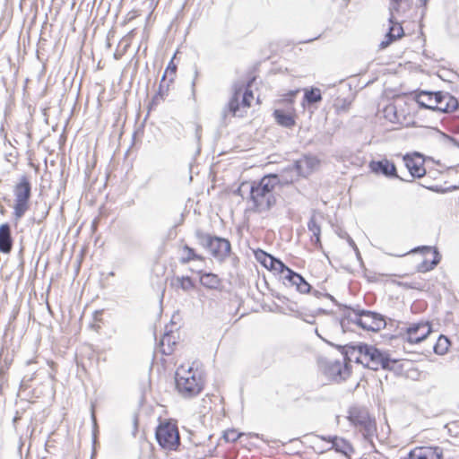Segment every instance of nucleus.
I'll list each match as a JSON object with an SVG mask.
<instances>
[{
  "instance_id": "obj_1",
  "label": "nucleus",
  "mask_w": 459,
  "mask_h": 459,
  "mask_svg": "<svg viewBox=\"0 0 459 459\" xmlns=\"http://www.w3.org/2000/svg\"><path fill=\"white\" fill-rule=\"evenodd\" d=\"M293 182L291 178H280L276 174L264 176L259 181H254L250 187V210L256 213L269 212L277 202L275 187L282 186Z\"/></svg>"
},
{
  "instance_id": "obj_2",
  "label": "nucleus",
  "mask_w": 459,
  "mask_h": 459,
  "mask_svg": "<svg viewBox=\"0 0 459 459\" xmlns=\"http://www.w3.org/2000/svg\"><path fill=\"white\" fill-rule=\"evenodd\" d=\"M32 186L28 175H22L13 187V217L18 221L30 209Z\"/></svg>"
},
{
  "instance_id": "obj_3",
  "label": "nucleus",
  "mask_w": 459,
  "mask_h": 459,
  "mask_svg": "<svg viewBox=\"0 0 459 459\" xmlns=\"http://www.w3.org/2000/svg\"><path fill=\"white\" fill-rule=\"evenodd\" d=\"M198 244L205 248L212 257L219 262H224L231 253V244L229 239L205 233L200 229L195 231Z\"/></svg>"
},
{
  "instance_id": "obj_4",
  "label": "nucleus",
  "mask_w": 459,
  "mask_h": 459,
  "mask_svg": "<svg viewBox=\"0 0 459 459\" xmlns=\"http://www.w3.org/2000/svg\"><path fill=\"white\" fill-rule=\"evenodd\" d=\"M349 421L359 429L363 437L372 443L377 432L376 420L370 416L368 410L360 405L351 406L348 411Z\"/></svg>"
},
{
  "instance_id": "obj_5",
  "label": "nucleus",
  "mask_w": 459,
  "mask_h": 459,
  "mask_svg": "<svg viewBox=\"0 0 459 459\" xmlns=\"http://www.w3.org/2000/svg\"><path fill=\"white\" fill-rule=\"evenodd\" d=\"M354 315H347L340 322L343 331H345L346 323H353L364 330L377 332L385 326V321L383 316L376 312L364 309H353Z\"/></svg>"
},
{
  "instance_id": "obj_6",
  "label": "nucleus",
  "mask_w": 459,
  "mask_h": 459,
  "mask_svg": "<svg viewBox=\"0 0 459 459\" xmlns=\"http://www.w3.org/2000/svg\"><path fill=\"white\" fill-rule=\"evenodd\" d=\"M403 256H406L407 263L414 264L415 270L420 273L431 271L440 261L439 253L431 247L415 248Z\"/></svg>"
},
{
  "instance_id": "obj_7",
  "label": "nucleus",
  "mask_w": 459,
  "mask_h": 459,
  "mask_svg": "<svg viewBox=\"0 0 459 459\" xmlns=\"http://www.w3.org/2000/svg\"><path fill=\"white\" fill-rule=\"evenodd\" d=\"M415 101L425 108L446 113L454 111L455 107V100L442 91H420L416 95Z\"/></svg>"
},
{
  "instance_id": "obj_8",
  "label": "nucleus",
  "mask_w": 459,
  "mask_h": 459,
  "mask_svg": "<svg viewBox=\"0 0 459 459\" xmlns=\"http://www.w3.org/2000/svg\"><path fill=\"white\" fill-rule=\"evenodd\" d=\"M353 349L359 351L366 360L367 367L372 370H377L379 368L390 369L392 365L396 362V360L391 359L388 354L382 352L372 345L359 343Z\"/></svg>"
},
{
  "instance_id": "obj_9",
  "label": "nucleus",
  "mask_w": 459,
  "mask_h": 459,
  "mask_svg": "<svg viewBox=\"0 0 459 459\" xmlns=\"http://www.w3.org/2000/svg\"><path fill=\"white\" fill-rule=\"evenodd\" d=\"M176 387L178 393L186 398L197 395L203 389L200 379H197L192 368L187 370L183 368L176 371Z\"/></svg>"
},
{
  "instance_id": "obj_10",
  "label": "nucleus",
  "mask_w": 459,
  "mask_h": 459,
  "mask_svg": "<svg viewBox=\"0 0 459 459\" xmlns=\"http://www.w3.org/2000/svg\"><path fill=\"white\" fill-rule=\"evenodd\" d=\"M158 444L165 450L176 451L180 445V437L176 423L165 421L160 423L155 432Z\"/></svg>"
},
{
  "instance_id": "obj_11",
  "label": "nucleus",
  "mask_w": 459,
  "mask_h": 459,
  "mask_svg": "<svg viewBox=\"0 0 459 459\" xmlns=\"http://www.w3.org/2000/svg\"><path fill=\"white\" fill-rule=\"evenodd\" d=\"M249 87V85H247ZM254 98L253 92L251 90L247 88L244 92H242V86L234 88V93L231 99L230 100L228 105L222 111V116L225 118L227 113L230 112L232 116L236 117H243V113L241 112L242 108H247L251 105V100Z\"/></svg>"
},
{
  "instance_id": "obj_12",
  "label": "nucleus",
  "mask_w": 459,
  "mask_h": 459,
  "mask_svg": "<svg viewBox=\"0 0 459 459\" xmlns=\"http://www.w3.org/2000/svg\"><path fill=\"white\" fill-rule=\"evenodd\" d=\"M400 2L401 0H391L389 22L392 24L398 25V27L391 26L389 28L388 32L385 34V39L379 44V49L387 48L394 40L402 38V23L395 21L396 17L394 15V12L399 13Z\"/></svg>"
},
{
  "instance_id": "obj_13",
  "label": "nucleus",
  "mask_w": 459,
  "mask_h": 459,
  "mask_svg": "<svg viewBox=\"0 0 459 459\" xmlns=\"http://www.w3.org/2000/svg\"><path fill=\"white\" fill-rule=\"evenodd\" d=\"M431 331V325L429 322L411 324L406 330V340L410 343H419L425 340Z\"/></svg>"
},
{
  "instance_id": "obj_14",
  "label": "nucleus",
  "mask_w": 459,
  "mask_h": 459,
  "mask_svg": "<svg viewBox=\"0 0 459 459\" xmlns=\"http://www.w3.org/2000/svg\"><path fill=\"white\" fill-rule=\"evenodd\" d=\"M318 164L319 160L316 157L305 155L294 161L291 165L290 170L295 171L296 176L306 178L313 173Z\"/></svg>"
},
{
  "instance_id": "obj_15",
  "label": "nucleus",
  "mask_w": 459,
  "mask_h": 459,
  "mask_svg": "<svg viewBox=\"0 0 459 459\" xmlns=\"http://www.w3.org/2000/svg\"><path fill=\"white\" fill-rule=\"evenodd\" d=\"M443 449L435 446H420L413 448L404 459H443Z\"/></svg>"
},
{
  "instance_id": "obj_16",
  "label": "nucleus",
  "mask_w": 459,
  "mask_h": 459,
  "mask_svg": "<svg viewBox=\"0 0 459 459\" xmlns=\"http://www.w3.org/2000/svg\"><path fill=\"white\" fill-rule=\"evenodd\" d=\"M255 259L265 268L279 272L283 275L287 273V270L290 269L280 259L275 258L270 254H267L264 250L258 249L257 251H255Z\"/></svg>"
},
{
  "instance_id": "obj_17",
  "label": "nucleus",
  "mask_w": 459,
  "mask_h": 459,
  "mask_svg": "<svg viewBox=\"0 0 459 459\" xmlns=\"http://www.w3.org/2000/svg\"><path fill=\"white\" fill-rule=\"evenodd\" d=\"M403 161L411 178H421L426 173L425 160L422 155L414 153L403 156Z\"/></svg>"
},
{
  "instance_id": "obj_18",
  "label": "nucleus",
  "mask_w": 459,
  "mask_h": 459,
  "mask_svg": "<svg viewBox=\"0 0 459 459\" xmlns=\"http://www.w3.org/2000/svg\"><path fill=\"white\" fill-rule=\"evenodd\" d=\"M325 373L333 380L340 382L350 376V367L340 360L329 361L325 367Z\"/></svg>"
},
{
  "instance_id": "obj_19",
  "label": "nucleus",
  "mask_w": 459,
  "mask_h": 459,
  "mask_svg": "<svg viewBox=\"0 0 459 459\" xmlns=\"http://www.w3.org/2000/svg\"><path fill=\"white\" fill-rule=\"evenodd\" d=\"M368 167L375 174L383 175L389 178H399L395 165L387 160H372L369 162Z\"/></svg>"
},
{
  "instance_id": "obj_20",
  "label": "nucleus",
  "mask_w": 459,
  "mask_h": 459,
  "mask_svg": "<svg viewBox=\"0 0 459 459\" xmlns=\"http://www.w3.org/2000/svg\"><path fill=\"white\" fill-rule=\"evenodd\" d=\"M283 278L288 281L291 286H295L296 290L300 293L305 294L311 290V285L305 280V278L290 268L287 270Z\"/></svg>"
},
{
  "instance_id": "obj_21",
  "label": "nucleus",
  "mask_w": 459,
  "mask_h": 459,
  "mask_svg": "<svg viewBox=\"0 0 459 459\" xmlns=\"http://www.w3.org/2000/svg\"><path fill=\"white\" fill-rule=\"evenodd\" d=\"M13 238L11 234V226L4 223L0 226V252L9 254L13 248Z\"/></svg>"
},
{
  "instance_id": "obj_22",
  "label": "nucleus",
  "mask_w": 459,
  "mask_h": 459,
  "mask_svg": "<svg viewBox=\"0 0 459 459\" xmlns=\"http://www.w3.org/2000/svg\"><path fill=\"white\" fill-rule=\"evenodd\" d=\"M322 440H326L332 443V448H333L336 452L342 453L343 455H348V453L352 452V446L343 438L334 437H325V436H317Z\"/></svg>"
},
{
  "instance_id": "obj_23",
  "label": "nucleus",
  "mask_w": 459,
  "mask_h": 459,
  "mask_svg": "<svg viewBox=\"0 0 459 459\" xmlns=\"http://www.w3.org/2000/svg\"><path fill=\"white\" fill-rule=\"evenodd\" d=\"M182 255L179 258L181 264H186L193 260L204 261V257L195 252L194 248L188 245H184L181 249Z\"/></svg>"
},
{
  "instance_id": "obj_24",
  "label": "nucleus",
  "mask_w": 459,
  "mask_h": 459,
  "mask_svg": "<svg viewBox=\"0 0 459 459\" xmlns=\"http://www.w3.org/2000/svg\"><path fill=\"white\" fill-rule=\"evenodd\" d=\"M275 120L281 126L291 128L295 126L294 117L281 109H275L273 112Z\"/></svg>"
},
{
  "instance_id": "obj_25",
  "label": "nucleus",
  "mask_w": 459,
  "mask_h": 459,
  "mask_svg": "<svg viewBox=\"0 0 459 459\" xmlns=\"http://www.w3.org/2000/svg\"><path fill=\"white\" fill-rule=\"evenodd\" d=\"M200 282L205 288L217 290L221 281L217 274L212 273H202L200 277Z\"/></svg>"
},
{
  "instance_id": "obj_26",
  "label": "nucleus",
  "mask_w": 459,
  "mask_h": 459,
  "mask_svg": "<svg viewBox=\"0 0 459 459\" xmlns=\"http://www.w3.org/2000/svg\"><path fill=\"white\" fill-rule=\"evenodd\" d=\"M307 228H308V230L313 233V235L311 237V242L316 246L321 245V241H320L321 229H320L319 224L316 222V217L314 215L309 219V221L307 222Z\"/></svg>"
},
{
  "instance_id": "obj_27",
  "label": "nucleus",
  "mask_w": 459,
  "mask_h": 459,
  "mask_svg": "<svg viewBox=\"0 0 459 459\" xmlns=\"http://www.w3.org/2000/svg\"><path fill=\"white\" fill-rule=\"evenodd\" d=\"M450 346H451L450 340L446 336L441 334L437 338V340L434 345V352L437 355H445L448 352Z\"/></svg>"
},
{
  "instance_id": "obj_28",
  "label": "nucleus",
  "mask_w": 459,
  "mask_h": 459,
  "mask_svg": "<svg viewBox=\"0 0 459 459\" xmlns=\"http://www.w3.org/2000/svg\"><path fill=\"white\" fill-rule=\"evenodd\" d=\"M172 339V335L169 334L168 333H164L160 339V345L163 354L169 355L173 351L171 345H174L176 342Z\"/></svg>"
},
{
  "instance_id": "obj_29",
  "label": "nucleus",
  "mask_w": 459,
  "mask_h": 459,
  "mask_svg": "<svg viewBox=\"0 0 459 459\" xmlns=\"http://www.w3.org/2000/svg\"><path fill=\"white\" fill-rule=\"evenodd\" d=\"M304 100L308 104H315L322 100L321 91L318 88H311L306 90L304 94Z\"/></svg>"
},
{
  "instance_id": "obj_30",
  "label": "nucleus",
  "mask_w": 459,
  "mask_h": 459,
  "mask_svg": "<svg viewBox=\"0 0 459 459\" xmlns=\"http://www.w3.org/2000/svg\"><path fill=\"white\" fill-rule=\"evenodd\" d=\"M384 116L392 123H396L399 121L397 108L394 104H389L384 108Z\"/></svg>"
},
{
  "instance_id": "obj_31",
  "label": "nucleus",
  "mask_w": 459,
  "mask_h": 459,
  "mask_svg": "<svg viewBox=\"0 0 459 459\" xmlns=\"http://www.w3.org/2000/svg\"><path fill=\"white\" fill-rule=\"evenodd\" d=\"M177 287L187 291L194 288V282L189 276L177 277L175 279Z\"/></svg>"
},
{
  "instance_id": "obj_32",
  "label": "nucleus",
  "mask_w": 459,
  "mask_h": 459,
  "mask_svg": "<svg viewBox=\"0 0 459 459\" xmlns=\"http://www.w3.org/2000/svg\"><path fill=\"white\" fill-rule=\"evenodd\" d=\"M177 72V65L174 64L173 58L169 63L164 74L162 75L163 81L167 80V77H169V82H174V78Z\"/></svg>"
},
{
  "instance_id": "obj_33",
  "label": "nucleus",
  "mask_w": 459,
  "mask_h": 459,
  "mask_svg": "<svg viewBox=\"0 0 459 459\" xmlns=\"http://www.w3.org/2000/svg\"><path fill=\"white\" fill-rule=\"evenodd\" d=\"M170 83L171 82H169V80L168 82L163 81V77H162L160 83L159 91L154 99H157L158 97H160V99H164V97L168 95Z\"/></svg>"
},
{
  "instance_id": "obj_34",
  "label": "nucleus",
  "mask_w": 459,
  "mask_h": 459,
  "mask_svg": "<svg viewBox=\"0 0 459 459\" xmlns=\"http://www.w3.org/2000/svg\"><path fill=\"white\" fill-rule=\"evenodd\" d=\"M240 437L239 433H237L235 429H229L224 432L223 437L227 442H235Z\"/></svg>"
},
{
  "instance_id": "obj_35",
  "label": "nucleus",
  "mask_w": 459,
  "mask_h": 459,
  "mask_svg": "<svg viewBox=\"0 0 459 459\" xmlns=\"http://www.w3.org/2000/svg\"><path fill=\"white\" fill-rule=\"evenodd\" d=\"M290 168H291V166H288L281 175H278V174H276V175L280 178H293V182H294L295 180H297L299 178V176H296L295 171H293V170L291 171Z\"/></svg>"
},
{
  "instance_id": "obj_36",
  "label": "nucleus",
  "mask_w": 459,
  "mask_h": 459,
  "mask_svg": "<svg viewBox=\"0 0 459 459\" xmlns=\"http://www.w3.org/2000/svg\"><path fill=\"white\" fill-rule=\"evenodd\" d=\"M345 237H346V240L349 243V245L355 250V252L357 253V255L359 256V248H358L357 245L355 244L354 240L351 238V236L348 233H345Z\"/></svg>"
},
{
  "instance_id": "obj_37",
  "label": "nucleus",
  "mask_w": 459,
  "mask_h": 459,
  "mask_svg": "<svg viewBox=\"0 0 459 459\" xmlns=\"http://www.w3.org/2000/svg\"><path fill=\"white\" fill-rule=\"evenodd\" d=\"M48 209H47L46 205H44L43 210L39 214L38 222L40 223L43 220H45L46 217L48 216Z\"/></svg>"
},
{
  "instance_id": "obj_38",
  "label": "nucleus",
  "mask_w": 459,
  "mask_h": 459,
  "mask_svg": "<svg viewBox=\"0 0 459 459\" xmlns=\"http://www.w3.org/2000/svg\"><path fill=\"white\" fill-rule=\"evenodd\" d=\"M314 295H315L316 297H317V298H320L321 296H325V297H326V298L330 299L331 300L335 301L334 298H333L332 295L328 294V293H326V294L323 295V294H322L321 292H319L318 290H315V291H314Z\"/></svg>"
},
{
  "instance_id": "obj_39",
  "label": "nucleus",
  "mask_w": 459,
  "mask_h": 459,
  "mask_svg": "<svg viewBox=\"0 0 459 459\" xmlns=\"http://www.w3.org/2000/svg\"><path fill=\"white\" fill-rule=\"evenodd\" d=\"M315 316H316V315H311L310 318L307 319V318H304L301 314L299 315V317L302 318L305 322H307L308 324H314L315 323Z\"/></svg>"
},
{
  "instance_id": "obj_40",
  "label": "nucleus",
  "mask_w": 459,
  "mask_h": 459,
  "mask_svg": "<svg viewBox=\"0 0 459 459\" xmlns=\"http://www.w3.org/2000/svg\"><path fill=\"white\" fill-rule=\"evenodd\" d=\"M454 110L455 111L456 117L459 119V103H457L456 100H455V107Z\"/></svg>"
},
{
  "instance_id": "obj_41",
  "label": "nucleus",
  "mask_w": 459,
  "mask_h": 459,
  "mask_svg": "<svg viewBox=\"0 0 459 459\" xmlns=\"http://www.w3.org/2000/svg\"><path fill=\"white\" fill-rule=\"evenodd\" d=\"M319 314H328V312L324 308H318L316 312L314 315H319Z\"/></svg>"
},
{
  "instance_id": "obj_42",
  "label": "nucleus",
  "mask_w": 459,
  "mask_h": 459,
  "mask_svg": "<svg viewBox=\"0 0 459 459\" xmlns=\"http://www.w3.org/2000/svg\"><path fill=\"white\" fill-rule=\"evenodd\" d=\"M345 233H347V232H346V231H342V230H341V231L338 233V235H339V237H340V238H345V239H346Z\"/></svg>"
},
{
  "instance_id": "obj_43",
  "label": "nucleus",
  "mask_w": 459,
  "mask_h": 459,
  "mask_svg": "<svg viewBox=\"0 0 459 459\" xmlns=\"http://www.w3.org/2000/svg\"><path fill=\"white\" fill-rule=\"evenodd\" d=\"M4 212H5V210H4V206L0 204V213L4 214Z\"/></svg>"
},
{
  "instance_id": "obj_44",
  "label": "nucleus",
  "mask_w": 459,
  "mask_h": 459,
  "mask_svg": "<svg viewBox=\"0 0 459 459\" xmlns=\"http://www.w3.org/2000/svg\"><path fill=\"white\" fill-rule=\"evenodd\" d=\"M19 419H20V418H19V416H15V417L13 418V423H16V421H17Z\"/></svg>"
},
{
  "instance_id": "obj_45",
  "label": "nucleus",
  "mask_w": 459,
  "mask_h": 459,
  "mask_svg": "<svg viewBox=\"0 0 459 459\" xmlns=\"http://www.w3.org/2000/svg\"><path fill=\"white\" fill-rule=\"evenodd\" d=\"M316 333L319 337H321V336L319 335V333H318V330H316Z\"/></svg>"
},
{
  "instance_id": "obj_46",
  "label": "nucleus",
  "mask_w": 459,
  "mask_h": 459,
  "mask_svg": "<svg viewBox=\"0 0 459 459\" xmlns=\"http://www.w3.org/2000/svg\"><path fill=\"white\" fill-rule=\"evenodd\" d=\"M195 81L194 80L192 82L193 87L195 86Z\"/></svg>"
}]
</instances>
